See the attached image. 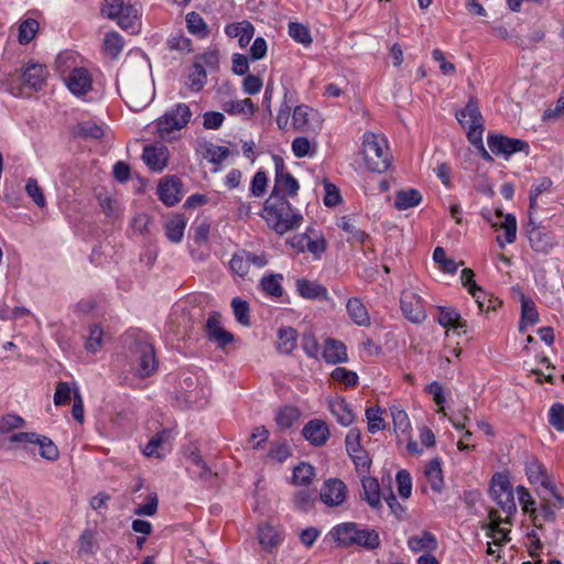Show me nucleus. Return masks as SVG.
<instances>
[{"label": "nucleus", "instance_id": "603ef678", "mask_svg": "<svg viewBox=\"0 0 564 564\" xmlns=\"http://www.w3.org/2000/svg\"><path fill=\"white\" fill-rule=\"evenodd\" d=\"M166 436H167L166 430H162V431L158 432L154 436H152L150 438L148 444L142 449L143 454L148 457L162 458L163 455L160 454L158 449L162 446Z\"/></svg>", "mask_w": 564, "mask_h": 564}, {"label": "nucleus", "instance_id": "f704fd0d", "mask_svg": "<svg viewBox=\"0 0 564 564\" xmlns=\"http://www.w3.org/2000/svg\"><path fill=\"white\" fill-rule=\"evenodd\" d=\"M408 545L413 552L433 551L437 547V541L431 532L424 531L422 535L411 536Z\"/></svg>", "mask_w": 564, "mask_h": 564}, {"label": "nucleus", "instance_id": "423d86ee", "mask_svg": "<svg viewBox=\"0 0 564 564\" xmlns=\"http://www.w3.org/2000/svg\"><path fill=\"white\" fill-rule=\"evenodd\" d=\"M364 156L368 169L372 172L383 173L391 164L387 140L372 132L364 134Z\"/></svg>", "mask_w": 564, "mask_h": 564}, {"label": "nucleus", "instance_id": "c9c22d12", "mask_svg": "<svg viewBox=\"0 0 564 564\" xmlns=\"http://www.w3.org/2000/svg\"><path fill=\"white\" fill-rule=\"evenodd\" d=\"M329 409L333 415L336 416L337 422L343 426H349L355 420L352 411L344 400L332 401L329 403Z\"/></svg>", "mask_w": 564, "mask_h": 564}, {"label": "nucleus", "instance_id": "de8ad7c7", "mask_svg": "<svg viewBox=\"0 0 564 564\" xmlns=\"http://www.w3.org/2000/svg\"><path fill=\"white\" fill-rule=\"evenodd\" d=\"M39 31V22L34 19H25L19 26L18 40L20 44L30 43Z\"/></svg>", "mask_w": 564, "mask_h": 564}, {"label": "nucleus", "instance_id": "f03ea898", "mask_svg": "<svg viewBox=\"0 0 564 564\" xmlns=\"http://www.w3.org/2000/svg\"><path fill=\"white\" fill-rule=\"evenodd\" d=\"M261 217L270 229L282 236L301 227L304 218L284 195L271 193L265 199Z\"/></svg>", "mask_w": 564, "mask_h": 564}, {"label": "nucleus", "instance_id": "6e6552de", "mask_svg": "<svg viewBox=\"0 0 564 564\" xmlns=\"http://www.w3.org/2000/svg\"><path fill=\"white\" fill-rule=\"evenodd\" d=\"M191 118L189 107L183 102L176 104L156 120V131L162 139H167L174 131L183 129Z\"/></svg>", "mask_w": 564, "mask_h": 564}, {"label": "nucleus", "instance_id": "f257e3e1", "mask_svg": "<svg viewBox=\"0 0 564 564\" xmlns=\"http://www.w3.org/2000/svg\"><path fill=\"white\" fill-rule=\"evenodd\" d=\"M117 88L133 111L145 108L154 97L153 84L145 65L134 68L123 67L117 76Z\"/></svg>", "mask_w": 564, "mask_h": 564}, {"label": "nucleus", "instance_id": "a18cd8bd", "mask_svg": "<svg viewBox=\"0 0 564 564\" xmlns=\"http://www.w3.org/2000/svg\"><path fill=\"white\" fill-rule=\"evenodd\" d=\"M231 307L236 321L242 326H250V307L248 302L240 297H234Z\"/></svg>", "mask_w": 564, "mask_h": 564}, {"label": "nucleus", "instance_id": "473e14b6", "mask_svg": "<svg viewBox=\"0 0 564 564\" xmlns=\"http://www.w3.org/2000/svg\"><path fill=\"white\" fill-rule=\"evenodd\" d=\"M24 425V420L14 414H8L0 421V448L6 446V441H9L10 434L13 430Z\"/></svg>", "mask_w": 564, "mask_h": 564}, {"label": "nucleus", "instance_id": "864d4df0", "mask_svg": "<svg viewBox=\"0 0 564 564\" xmlns=\"http://www.w3.org/2000/svg\"><path fill=\"white\" fill-rule=\"evenodd\" d=\"M186 24L188 31L194 35L204 37L208 33L205 21L197 12L193 11L186 14Z\"/></svg>", "mask_w": 564, "mask_h": 564}, {"label": "nucleus", "instance_id": "c03bdc74", "mask_svg": "<svg viewBox=\"0 0 564 564\" xmlns=\"http://www.w3.org/2000/svg\"><path fill=\"white\" fill-rule=\"evenodd\" d=\"M314 478V467L307 463H300L293 469L292 480L296 486H308Z\"/></svg>", "mask_w": 564, "mask_h": 564}, {"label": "nucleus", "instance_id": "e433bc0d", "mask_svg": "<svg viewBox=\"0 0 564 564\" xmlns=\"http://www.w3.org/2000/svg\"><path fill=\"white\" fill-rule=\"evenodd\" d=\"M207 83V74H206V69L204 67H202V65L199 63H193L191 69H189V73H188V76H187V87L192 90V91H199L203 89V87L206 85Z\"/></svg>", "mask_w": 564, "mask_h": 564}, {"label": "nucleus", "instance_id": "a211bd4d", "mask_svg": "<svg viewBox=\"0 0 564 564\" xmlns=\"http://www.w3.org/2000/svg\"><path fill=\"white\" fill-rule=\"evenodd\" d=\"M205 330L207 338L210 341L216 343L219 348L226 347L234 340L232 334L223 328L221 315L217 312L209 314L206 321Z\"/></svg>", "mask_w": 564, "mask_h": 564}, {"label": "nucleus", "instance_id": "3c124183", "mask_svg": "<svg viewBox=\"0 0 564 564\" xmlns=\"http://www.w3.org/2000/svg\"><path fill=\"white\" fill-rule=\"evenodd\" d=\"M391 416L393 422V429L397 433L405 434L411 429V423L406 412L399 406L391 408Z\"/></svg>", "mask_w": 564, "mask_h": 564}, {"label": "nucleus", "instance_id": "4c0bfd02", "mask_svg": "<svg viewBox=\"0 0 564 564\" xmlns=\"http://www.w3.org/2000/svg\"><path fill=\"white\" fill-rule=\"evenodd\" d=\"M276 347L282 354H291L296 347V330L292 327L280 328L278 332Z\"/></svg>", "mask_w": 564, "mask_h": 564}, {"label": "nucleus", "instance_id": "2eb2a0df", "mask_svg": "<svg viewBox=\"0 0 564 564\" xmlns=\"http://www.w3.org/2000/svg\"><path fill=\"white\" fill-rule=\"evenodd\" d=\"M484 219L494 228H500L505 231V239L507 243L514 242L517 238V219L513 215H503L501 210L497 209L494 214L491 212L481 213Z\"/></svg>", "mask_w": 564, "mask_h": 564}, {"label": "nucleus", "instance_id": "0e129e2a", "mask_svg": "<svg viewBox=\"0 0 564 564\" xmlns=\"http://www.w3.org/2000/svg\"><path fill=\"white\" fill-rule=\"evenodd\" d=\"M395 481L398 485L399 495L408 499L412 492V477L406 469H401L397 473Z\"/></svg>", "mask_w": 564, "mask_h": 564}, {"label": "nucleus", "instance_id": "393cba45", "mask_svg": "<svg viewBox=\"0 0 564 564\" xmlns=\"http://www.w3.org/2000/svg\"><path fill=\"white\" fill-rule=\"evenodd\" d=\"M437 322L445 328L464 329L467 324L456 308L440 306Z\"/></svg>", "mask_w": 564, "mask_h": 564}, {"label": "nucleus", "instance_id": "4be33fe9", "mask_svg": "<svg viewBox=\"0 0 564 564\" xmlns=\"http://www.w3.org/2000/svg\"><path fill=\"white\" fill-rule=\"evenodd\" d=\"M68 89L76 96L85 95L91 89L93 80L86 68H74L67 78Z\"/></svg>", "mask_w": 564, "mask_h": 564}, {"label": "nucleus", "instance_id": "7ed1b4c3", "mask_svg": "<svg viewBox=\"0 0 564 564\" xmlns=\"http://www.w3.org/2000/svg\"><path fill=\"white\" fill-rule=\"evenodd\" d=\"M332 540L340 547L357 545L372 551L380 546V536L377 530L364 528L355 522H344L329 531Z\"/></svg>", "mask_w": 564, "mask_h": 564}, {"label": "nucleus", "instance_id": "c85d7f7f", "mask_svg": "<svg viewBox=\"0 0 564 564\" xmlns=\"http://www.w3.org/2000/svg\"><path fill=\"white\" fill-rule=\"evenodd\" d=\"M362 484V499L368 502L372 509H379L381 507L380 488L378 480L373 477H364Z\"/></svg>", "mask_w": 564, "mask_h": 564}, {"label": "nucleus", "instance_id": "8fccbe9b", "mask_svg": "<svg viewBox=\"0 0 564 564\" xmlns=\"http://www.w3.org/2000/svg\"><path fill=\"white\" fill-rule=\"evenodd\" d=\"M225 110L230 115H246L250 117L254 112V105L250 98H245L242 100L227 102Z\"/></svg>", "mask_w": 564, "mask_h": 564}, {"label": "nucleus", "instance_id": "bb28decb", "mask_svg": "<svg viewBox=\"0 0 564 564\" xmlns=\"http://www.w3.org/2000/svg\"><path fill=\"white\" fill-rule=\"evenodd\" d=\"M346 308L349 317L355 324H357L358 326H369L370 316L360 299H349L347 301Z\"/></svg>", "mask_w": 564, "mask_h": 564}, {"label": "nucleus", "instance_id": "0eeeda50", "mask_svg": "<svg viewBox=\"0 0 564 564\" xmlns=\"http://www.w3.org/2000/svg\"><path fill=\"white\" fill-rule=\"evenodd\" d=\"M100 12L102 17L116 21L123 30L134 32L138 29L139 11L123 0H105Z\"/></svg>", "mask_w": 564, "mask_h": 564}, {"label": "nucleus", "instance_id": "7c9ffc66", "mask_svg": "<svg viewBox=\"0 0 564 564\" xmlns=\"http://www.w3.org/2000/svg\"><path fill=\"white\" fill-rule=\"evenodd\" d=\"M424 474L433 491L440 494L444 487V479L440 459H432L426 465Z\"/></svg>", "mask_w": 564, "mask_h": 564}, {"label": "nucleus", "instance_id": "052dcab7", "mask_svg": "<svg viewBox=\"0 0 564 564\" xmlns=\"http://www.w3.org/2000/svg\"><path fill=\"white\" fill-rule=\"evenodd\" d=\"M517 494H518V500H519L520 505L522 506L523 511L529 513L530 517H532V518H534V520H536L538 509L534 507L535 501L531 497L530 492L523 486H519L517 488Z\"/></svg>", "mask_w": 564, "mask_h": 564}, {"label": "nucleus", "instance_id": "69168bd1", "mask_svg": "<svg viewBox=\"0 0 564 564\" xmlns=\"http://www.w3.org/2000/svg\"><path fill=\"white\" fill-rule=\"evenodd\" d=\"M510 489H512V486L506 475L498 473L492 476L490 485L492 498H496L498 495L503 496Z\"/></svg>", "mask_w": 564, "mask_h": 564}, {"label": "nucleus", "instance_id": "39448f33", "mask_svg": "<svg viewBox=\"0 0 564 564\" xmlns=\"http://www.w3.org/2000/svg\"><path fill=\"white\" fill-rule=\"evenodd\" d=\"M48 70L45 65L29 62L22 67V73L9 74L3 80L2 85L7 91L18 97L23 95V86L34 91L42 90L46 84Z\"/></svg>", "mask_w": 564, "mask_h": 564}, {"label": "nucleus", "instance_id": "09e8293b", "mask_svg": "<svg viewBox=\"0 0 564 564\" xmlns=\"http://www.w3.org/2000/svg\"><path fill=\"white\" fill-rule=\"evenodd\" d=\"M283 280L282 274H269L263 276L261 280L262 290L274 297H279L283 293L281 281Z\"/></svg>", "mask_w": 564, "mask_h": 564}, {"label": "nucleus", "instance_id": "13d9d810", "mask_svg": "<svg viewBox=\"0 0 564 564\" xmlns=\"http://www.w3.org/2000/svg\"><path fill=\"white\" fill-rule=\"evenodd\" d=\"M104 330L98 325H93L89 328V335L86 339L85 348L89 352H97L102 345Z\"/></svg>", "mask_w": 564, "mask_h": 564}, {"label": "nucleus", "instance_id": "dca6fc26", "mask_svg": "<svg viewBox=\"0 0 564 564\" xmlns=\"http://www.w3.org/2000/svg\"><path fill=\"white\" fill-rule=\"evenodd\" d=\"M319 498L328 507H338L347 498V487L338 478L327 479L321 488Z\"/></svg>", "mask_w": 564, "mask_h": 564}, {"label": "nucleus", "instance_id": "680f3d73", "mask_svg": "<svg viewBox=\"0 0 564 564\" xmlns=\"http://www.w3.org/2000/svg\"><path fill=\"white\" fill-rule=\"evenodd\" d=\"M494 500L501 508V510L506 513V521L510 518L516 511L517 506L514 501V496L512 489L505 492V495H498Z\"/></svg>", "mask_w": 564, "mask_h": 564}, {"label": "nucleus", "instance_id": "f3484780", "mask_svg": "<svg viewBox=\"0 0 564 564\" xmlns=\"http://www.w3.org/2000/svg\"><path fill=\"white\" fill-rule=\"evenodd\" d=\"M456 118L463 128H468L467 133L473 130H477L479 133L484 132V119L475 98L468 100L466 107L456 113Z\"/></svg>", "mask_w": 564, "mask_h": 564}, {"label": "nucleus", "instance_id": "5fc2aeb1", "mask_svg": "<svg viewBox=\"0 0 564 564\" xmlns=\"http://www.w3.org/2000/svg\"><path fill=\"white\" fill-rule=\"evenodd\" d=\"M289 34L294 41H296L305 46H307L312 43V36L310 33V30L301 23L290 22L289 23Z\"/></svg>", "mask_w": 564, "mask_h": 564}, {"label": "nucleus", "instance_id": "49530a36", "mask_svg": "<svg viewBox=\"0 0 564 564\" xmlns=\"http://www.w3.org/2000/svg\"><path fill=\"white\" fill-rule=\"evenodd\" d=\"M292 99V93L290 90H285L283 101L280 106L278 116H276V124L281 130H288L291 127L290 116L292 110V106L289 105V100Z\"/></svg>", "mask_w": 564, "mask_h": 564}, {"label": "nucleus", "instance_id": "2f4dec72", "mask_svg": "<svg viewBox=\"0 0 564 564\" xmlns=\"http://www.w3.org/2000/svg\"><path fill=\"white\" fill-rule=\"evenodd\" d=\"M525 473L530 484H540L543 489L551 488V480L546 475L544 466L538 460H532L527 464Z\"/></svg>", "mask_w": 564, "mask_h": 564}, {"label": "nucleus", "instance_id": "4468645a", "mask_svg": "<svg viewBox=\"0 0 564 564\" xmlns=\"http://www.w3.org/2000/svg\"><path fill=\"white\" fill-rule=\"evenodd\" d=\"M321 124L317 111L306 105H299L292 111L291 127L295 131H314Z\"/></svg>", "mask_w": 564, "mask_h": 564}, {"label": "nucleus", "instance_id": "20e7f679", "mask_svg": "<svg viewBox=\"0 0 564 564\" xmlns=\"http://www.w3.org/2000/svg\"><path fill=\"white\" fill-rule=\"evenodd\" d=\"M128 347V359L131 368L139 378L152 376L158 369V360L153 345L148 340L144 333H132Z\"/></svg>", "mask_w": 564, "mask_h": 564}, {"label": "nucleus", "instance_id": "58836bf2", "mask_svg": "<svg viewBox=\"0 0 564 564\" xmlns=\"http://www.w3.org/2000/svg\"><path fill=\"white\" fill-rule=\"evenodd\" d=\"M186 220L182 215H177L170 219L165 225L166 237L170 241L178 243L182 241Z\"/></svg>", "mask_w": 564, "mask_h": 564}, {"label": "nucleus", "instance_id": "37998d69", "mask_svg": "<svg viewBox=\"0 0 564 564\" xmlns=\"http://www.w3.org/2000/svg\"><path fill=\"white\" fill-rule=\"evenodd\" d=\"M229 268L238 276H246L250 270L249 252L241 250L235 253L229 262Z\"/></svg>", "mask_w": 564, "mask_h": 564}, {"label": "nucleus", "instance_id": "338daca9", "mask_svg": "<svg viewBox=\"0 0 564 564\" xmlns=\"http://www.w3.org/2000/svg\"><path fill=\"white\" fill-rule=\"evenodd\" d=\"M434 261L445 273H454L457 270V263L446 257L445 250L442 247H436L433 252Z\"/></svg>", "mask_w": 564, "mask_h": 564}, {"label": "nucleus", "instance_id": "5701e85b", "mask_svg": "<svg viewBox=\"0 0 564 564\" xmlns=\"http://www.w3.org/2000/svg\"><path fill=\"white\" fill-rule=\"evenodd\" d=\"M322 355L324 360L332 365L346 362L348 360L345 344L333 338L325 340Z\"/></svg>", "mask_w": 564, "mask_h": 564}, {"label": "nucleus", "instance_id": "ddd939ff", "mask_svg": "<svg viewBox=\"0 0 564 564\" xmlns=\"http://www.w3.org/2000/svg\"><path fill=\"white\" fill-rule=\"evenodd\" d=\"M274 166H275V178H274V187L271 193H276L280 195L295 196L300 188L299 182L296 178L285 171L284 162L280 156L274 155Z\"/></svg>", "mask_w": 564, "mask_h": 564}, {"label": "nucleus", "instance_id": "cd10ccee", "mask_svg": "<svg viewBox=\"0 0 564 564\" xmlns=\"http://www.w3.org/2000/svg\"><path fill=\"white\" fill-rule=\"evenodd\" d=\"M295 286L299 294L304 299L316 300L327 297L326 288L316 282H312L306 279H299Z\"/></svg>", "mask_w": 564, "mask_h": 564}, {"label": "nucleus", "instance_id": "ea45409f", "mask_svg": "<svg viewBox=\"0 0 564 564\" xmlns=\"http://www.w3.org/2000/svg\"><path fill=\"white\" fill-rule=\"evenodd\" d=\"M124 41L118 32H109L104 40V50L108 56L116 59L121 54Z\"/></svg>", "mask_w": 564, "mask_h": 564}, {"label": "nucleus", "instance_id": "72a5a7b5", "mask_svg": "<svg viewBox=\"0 0 564 564\" xmlns=\"http://www.w3.org/2000/svg\"><path fill=\"white\" fill-rule=\"evenodd\" d=\"M422 200V195L414 188L399 191L395 194L394 206L399 210H404L419 205Z\"/></svg>", "mask_w": 564, "mask_h": 564}, {"label": "nucleus", "instance_id": "1a4fd4ad", "mask_svg": "<svg viewBox=\"0 0 564 564\" xmlns=\"http://www.w3.org/2000/svg\"><path fill=\"white\" fill-rule=\"evenodd\" d=\"M11 443H19L26 446L28 444H35L40 447V455L47 460H56L58 458V448L52 442L51 438L46 436H41L36 433L30 432H20L13 433L9 437Z\"/></svg>", "mask_w": 564, "mask_h": 564}, {"label": "nucleus", "instance_id": "a878e982", "mask_svg": "<svg viewBox=\"0 0 564 564\" xmlns=\"http://www.w3.org/2000/svg\"><path fill=\"white\" fill-rule=\"evenodd\" d=\"M258 539L260 545L267 552H272L282 542V536L278 530L270 524H263L259 527Z\"/></svg>", "mask_w": 564, "mask_h": 564}, {"label": "nucleus", "instance_id": "c756f323", "mask_svg": "<svg viewBox=\"0 0 564 564\" xmlns=\"http://www.w3.org/2000/svg\"><path fill=\"white\" fill-rule=\"evenodd\" d=\"M553 182L550 177L543 176L538 178L529 192V214H533L538 209V198L544 193H550Z\"/></svg>", "mask_w": 564, "mask_h": 564}, {"label": "nucleus", "instance_id": "4d7b16f0", "mask_svg": "<svg viewBox=\"0 0 564 564\" xmlns=\"http://www.w3.org/2000/svg\"><path fill=\"white\" fill-rule=\"evenodd\" d=\"M25 192L36 206H39L40 208L45 207L46 200H45V196L43 194V189L40 187V185L35 178L30 177L26 181Z\"/></svg>", "mask_w": 564, "mask_h": 564}, {"label": "nucleus", "instance_id": "9b49d317", "mask_svg": "<svg viewBox=\"0 0 564 564\" xmlns=\"http://www.w3.org/2000/svg\"><path fill=\"white\" fill-rule=\"evenodd\" d=\"M400 306L403 315L412 323L425 321L426 313L422 297L413 290L406 289L401 293Z\"/></svg>", "mask_w": 564, "mask_h": 564}, {"label": "nucleus", "instance_id": "b1692460", "mask_svg": "<svg viewBox=\"0 0 564 564\" xmlns=\"http://www.w3.org/2000/svg\"><path fill=\"white\" fill-rule=\"evenodd\" d=\"M513 291L519 292L521 302V325L520 332H524V325H534L539 322V313L534 302L525 296L520 286H513Z\"/></svg>", "mask_w": 564, "mask_h": 564}, {"label": "nucleus", "instance_id": "a19ab883", "mask_svg": "<svg viewBox=\"0 0 564 564\" xmlns=\"http://www.w3.org/2000/svg\"><path fill=\"white\" fill-rule=\"evenodd\" d=\"M300 415L301 412L299 411L297 408L284 406L278 411L275 415V421L280 429L286 430L290 429L294 424V422L299 420Z\"/></svg>", "mask_w": 564, "mask_h": 564}, {"label": "nucleus", "instance_id": "6ab92c4d", "mask_svg": "<svg viewBox=\"0 0 564 564\" xmlns=\"http://www.w3.org/2000/svg\"><path fill=\"white\" fill-rule=\"evenodd\" d=\"M160 199L166 206H174L182 197V182L176 176L164 177L158 186Z\"/></svg>", "mask_w": 564, "mask_h": 564}, {"label": "nucleus", "instance_id": "f8f14e48", "mask_svg": "<svg viewBox=\"0 0 564 564\" xmlns=\"http://www.w3.org/2000/svg\"><path fill=\"white\" fill-rule=\"evenodd\" d=\"M487 141L494 154L503 155L506 159L517 152L524 151L528 153L529 150V144L525 141L508 138L502 134H489Z\"/></svg>", "mask_w": 564, "mask_h": 564}, {"label": "nucleus", "instance_id": "79ce46f5", "mask_svg": "<svg viewBox=\"0 0 564 564\" xmlns=\"http://www.w3.org/2000/svg\"><path fill=\"white\" fill-rule=\"evenodd\" d=\"M74 133L84 137L99 140L104 137V128L94 121H83L76 124Z\"/></svg>", "mask_w": 564, "mask_h": 564}, {"label": "nucleus", "instance_id": "e2e57ef3", "mask_svg": "<svg viewBox=\"0 0 564 564\" xmlns=\"http://www.w3.org/2000/svg\"><path fill=\"white\" fill-rule=\"evenodd\" d=\"M549 423L557 432H564V404L557 402L550 408Z\"/></svg>", "mask_w": 564, "mask_h": 564}, {"label": "nucleus", "instance_id": "bf43d9fd", "mask_svg": "<svg viewBox=\"0 0 564 564\" xmlns=\"http://www.w3.org/2000/svg\"><path fill=\"white\" fill-rule=\"evenodd\" d=\"M97 199L100 208L107 217L117 218L120 215L118 203L106 193H98Z\"/></svg>", "mask_w": 564, "mask_h": 564}, {"label": "nucleus", "instance_id": "412c9836", "mask_svg": "<svg viewBox=\"0 0 564 564\" xmlns=\"http://www.w3.org/2000/svg\"><path fill=\"white\" fill-rule=\"evenodd\" d=\"M302 434L306 441L314 446L324 445L329 438V430L327 424L322 420L308 421L302 431Z\"/></svg>", "mask_w": 564, "mask_h": 564}, {"label": "nucleus", "instance_id": "aec40b11", "mask_svg": "<svg viewBox=\"0 0 564 564\" xmlns=\"http://www.w3.org/2000/svg\"><path fill=\"white\" fill-rule=\"evenodd\" d=\"M142 159L154 172H161L169 161V150L163 144H150L143 149Z\"/></svg>", "mask_w": 564, "mask_h": 564}, {"label": "nucleus", "instance_id": "774afa93", "mask_svg": "<svg viewBox=\"0 0 564 564\" xmlns=\"http://www.w3.org/2000/svg\"><path fill=\"white\" fill-rule=\"evenodd\" d=\"M344 231L349 234V240L356 241V242H364L368 235L364 231L357 228L348 217H343L339 225H338Z\"/></svg>", "mask_w": 564, "mask_h": 564}, {"label": "nucleus", "instance_id": "9d476101", "mask_svg": "<svg viewBox=\"0 0 564 564\" xmlns=\"http://www.w3.org/2000/svg\"><path fill=\"white\" fill-rule=\"evenodd\" d=\"M525 234L530 247L538 253L549 254L556 246L554 237L538 226L531 214H529V220L525 225Z\"/></svg>", "mask_w": 564, "mask_h": 564}, {"label": "nucleus", "instance_id": "6e6d98bb", "mask_svg": "<svg viewBox=\"0 0 564 564\" xmlns=\"http://www.w3.org/2000/svg\"><path fill=\"white\" fill-rule=\"evenodd\" d=\"M366 417L368 421V431L371 434L377 433L386 427L382 419V411L380 408H369L366 410Z\"/></svg>", "mask_w": 564, "mask_h": 564}]
</instances>
